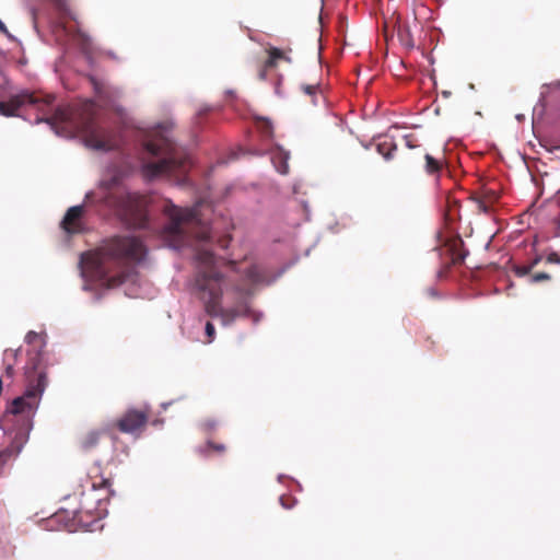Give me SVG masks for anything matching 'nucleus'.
<instances>
[{
  "instance_id": "1",
  "label": "nucleus",
  "mask_w": 560,
  "mask_h": 560,
  "mask_svg": "<svg viewBox=\"0 0 560 560\" xmlns=\"http://www.w3.org/2000/svg\"><path fill=\"white\" fill-rule=\"evenodd\" d=\"M196 260L198 271L195 282L207 313L220 317L224 325L233 323L238 317L249 316L253 285L262 280L259 268L250 266L245 272L246 281L233 283L217 270L215 257L210 249L198 248Z\"/></svg>"
},
{
  "instance_id": "2",
  "label": "nucleus",
  "mask_w": 560,
  "mask_h": 560,
  "mask_svg": "<svg viewBox=\"0 0 560 560\" xmlns=\"http://www.w3.org/2000/svg\"><path fill=\"white\" fill-rule=\"evenodd\" d=\"M54 101L55 96L51 94L39 96L24 91L12 95L8 101H1L0 113L4 116H15L22 106L31 105L43 115L36 119L37 122L70 124L83 136L85 145L94 150L110 151L117 148L114 131L100 126L92 115L89 114L78 121H72L68 108L57 107L52 109Z\"/></svg>"
},
{
  "instance_id": "3",
  "label": "nucleus",
  "mask_w": 560,
  "mask_h": 560,
  "mask_svg": "<svg viewBox=\"0 0 560 560\" xmlns=\"http://www.w3.org/2000/svg\"><path fill=\"white\" fill-rule=\"evenodd\" d=\"M163 212L168 223L163 228L162 237L172 248L191 246L194 241L205 242L210 238L209 228L202 223L198 207L179 208L166 200Z\"/></svg>"
},
{
  "instance_id": "4",
  "label": "nucleus",
  "mask_w": 560,
  "mask_h": 560,
  "mask_svg": "<svg viewBox=\"0 0 560 560\" xmlns=\"http://www.w3.org/2000/svg\"><path fill=\"white\" fill-rule=\"evenodd\" d=\"M145 154L159 158L156 162H145L142 165L143 175L153 178L160 175H176L187 172L189 158L166 136L156 132L144 143Z\"/></svg>"
},
{
  "instance_id": "5",
  "label": "nucleus",
  "mask_w": 560,
  "mask_h": 560,
  "mask_svg": "<svg viewBox=\"0 0 560 560\" xmlns=\"http://www.w3.org/2000/svg\"><path fill=\"white\" fill-rule=\"evenodd\" d=\"M104 257L114 260L141 261L147 249L143 243L133 236H116L102 248Z\"/></svg>"
},
{
  "instance_id": "6",
  "label": "nucleus",
  "mask_w": 560,
  "mask_h": 560,
  "mask_svg": "<svg viewBox=\"0 0 560 560\" xmlns=\"http://www.w3.org/2000/svg\"><path fill=\"white\" fill-rule=\"evenodd\" d=\"M115 205L126 220L142 228L147 223L145 200L138 194L126 192L116 198Z\"/></svg>"
},
{
  "instance_id": "7",
  "label": "nucleus",
  "mask_w": 560,
  "mask_h": 560,
  "mask_svg": "<svg viewBox=\"0 0 560 560\" xmlns=\"http://www.w3.org/2000/svg\"><path fill=\"white\" fill-rule=\"evenodd\" d=\"M83 214L82 206H74L68 209L63 220L61 221V228L68 234H75L82 232L81 218Z\"/></svg>"
},
{
  "instance_id": "8",
  "label": "nucleus",
  "mask_w": 560,
  "mask_h": 560,
  "mask_svg": "<svg viewBox=\"0 0 560 560\" xmlns=\"http://www.w3.org/2000/svg\"><path fill=\"white\" fill-rule=\"evenodd\" d=\"M445 247L450 253L452 265L463 264L468 255V250L464 246V241L459 236L450 238L446 242Z\"/></svg>"
},
{
  "instance_id": "9",
  "label": "nucleus",
  "mask_w": 560,
  "mask_h": 560,
  "mask_svg": "<svg viewBox=\"0 0 560 560\" xmlns=\"http://www.w3.org/2000/svg\"><path fill=\"white\" fill-rule=\"evenodd\" d=\"M268 59L261 66L259 70V79L264 80L266 78V73L269 69L276 68L279 60H284L290 62L291 59L288 57L284 51L277 47H270L268 50Z\"/></svg>"
},
{
  "instance_id": "10",
  "label": "nucleus",
  "mask_w": 560,
  "mask_h": 560,
  "mask_svg": "<svg viewBox=\"0 0 560 560\" xmlns=\"http://www.w3.org/2000/svg\"><path fill=\"white\" fill-rule=\"evenodd\" d=\"M397 35L400 44L407 48L412 49L416 46V42L412 34V27L408 23H399L397 28Z\"/></svg>"
},
{
  "instance_id": "11",
  "label": "nucleus",
  "mask_w": 560,
  "mask_h": 560,
  "mask_svg": "<svg viewBox=\"0 0 560 560\" xmlns=\"http://www.w3.org/2000/svg\"><path fill=\"white\" fill-rule=\"evenodd\" d=\"M271 162L276 170L282 174L287 175L289 173V153L283 150H277L271 155Z\"/></svg>"
},
{
  "instance_id": "12",
  "label": "nucleus",
  "mask_w": 560,
  "mask_h": 560,
  "mask_svg": "<svg viewBox=\"0 0 560 560\" xmlns=\"http://www.w3.org/2000/svg\"><path fill=\"white\" fill-rule=\"evenodd\" d=\"M424 170L428 175L436 176L439 177L441 172L443 171V161L435 159L429 153L424 154Z\"/></svg>"
},
{
  "instance_id": "13",
  "label": "nucleus",
  "mask_w": 560,
  "mask_h": 560,
  "mask_svg": "<svg viewBox=\"0 0 560 560\" xmlns=\"http://www.w3.org/2000/svg\"><path fill=\"white\" fill-rule=\"evenodd\" d=\"M46 334L43 331H28L27 335L25 336V342L34 350H40L44 347H46Z\"/></svg>"
},
{
  "instance_id": "14",
  "label": "nucleus",
  "mask_w": 560,
  "mask_h": 560,
  "mask_svg": "<svg viewBox=\"0 0 560 560\" xmlns=\"http://www.w3.org/2000/svg\"><path fill=\"white\" fill-rule=\"evenodd\" d=\"M255 126L264 138L272 139L273 126L269 119L258 117L256 118Z\"/></svg>"
},
{
  "instance_id": "15",
  "label": "nucleus",
  "mask_w": 560,
  "mask_h": 560,
  "mask_svg": "<svg viewBox=\"0 0 560 560\" xmlns=\"http://www.w3.org/2000/svg\"><path fill=\"white\" fill-rule=\"evenodd\" d=\"M498 195L492 191L489 196L482 198H476L478 210L488 213L491 209V205L497 201Z\"/></svg>"
},
{
  "instance_id": "16",
  "label": "nucleus",
  "mask_w": 560,
  "mask_h": 560,
  "mask_svg": "<svg viewBox=\"0 0 560 560\" xmlns=\"http://www.w3.org/2000/svg\"><path fill=\"white\" fill-rule=\"evenodd\" d=\"M396 150V145L392 141H383L377 144V151L385 159H390L393 156V151Z\"/></svg>"
},
{
  "instance_id": "17",
  "label": "nucleus",
  "mask_w": 560,
  "mask_h": 560,
  "mask_svg": "<svg viewBox=\"0 0 560 560\" xmlns=\"http://www.w3.org/2000/svg\"><path fill=\"white\" fill-rule=\"evenodd\" d=\"M302 90L305 94L315 97L319 91V84H305L302 85Z\"/></svg>"
},
{
  "instance_id": "18",
  "label": "nucleus",
  "mask_w": 560,
  "mask_h": 560,
  "mask_svg": "<svg viewBox=\"0 0 560 560\" xmlns=\"http://www.w3.org/2000/svg\"><path fill=\"white\" fill-rule=\"evenodd\" d=\"M550 279H551V276L547 272H536V273L532 275L530 282L537 283V282H541V281H549Z\"/></svg>"
},
{
  "instance_id": "19",
  "label": "nucleus",
  "mask_w": 560,
  "mask_h": 560,
  "mask_svg": "<svg viewBox=\"0 0 560 560\" xmlns=\"http://www.w3.org/2000/svg\"><path fill=\"white\" fill-rule=\"evenodd\" d=\"M513 271L517 277H525L530 273L532 269L528 265L526 266H514Z\"/></svg>"
},
{
  "instance_id": "20",
  "label": "nucleus",
  "mask_w": 560,
  "mask_h": 560,
  "mask_svg": "<svg viewBox=\"0 0 560 560\" xmlns=\"http://www.w3.org/2000/svg\"><path fill=\"white\" fill-rule=\"evenodd\" d=\"M50 2L55 5V8L61 12L67 13L68 12V2L67 0H50Z\"/></svg>"
},
{
  "instance_id": "21",
  "label": "nucleus",
  "mask_w": 560,
  "mask_h": 560,
  "mask_svg": "<svg viewBox=\"0 0 560 560\" xmlns=\"http://www.w3.org/2000/svg\"><path fill=\"white\" fill-rule=\"evenodd\" d=\"M232 241L230 235H224L218 240V245L222 249H226Z\"/></svg>"
},
{
  "instance_id": "22",
  "label": "nucleus",
  "mask_w": 560,
  "mask_h": 560,
  "mask_svg": "<svg viewBox=\"0 0 560 560\" xmlns=\"http://www.w3.org/2000/svg\"><path fill=\"white\" fill-rule=\"evenodd\" d=\"M91 83H92V85L94 88L95 93L97 95H102V93H103V84L100 81H97L95 78H91Z\"/></svg>"
},
{
  "instance_id": "23",
  "label": "nucleus",
  "mask_w": 560,
  "mask_h": 560,
  "mask_svg": "<svg viewBox=\"0 0 560 560\" xmlns=\"http://www.w3.org/2000/svg\"><path fill=\"white\" fill-rule=\"evenodd\" d=\"M546 261L548 264H560V255L557 254V253H550L547 258H546Z\"/></svg>"
},
{
  "instance_id": "24",
  "label": "nucleus",
  "mask_w": 560,
  "mask_h": 560,
  "mask_svg": "<svg viewBox=\"0 0 560 560\" xmlns=\"http://www.w3.org/2000/svg\"><path fill=\"white\" fill-rule=\"evenodd\" d=\"M206 332H207V336H208L210 339H212V337H213V335H214V326H213L210 322H208V323L206 324Z\"/></svg>"
},
{
  "instance_id": "25",
  "label": "nucleus",
  "mask_w": 560,
  "mask_h": 560,
  "mask_svg": "<svg viewBox=\"0 0 560 560\" xmlns=\"http://www.w3.org/2000/svg\"><path fill=\"white\" fill-rule=\"evenodd\" d=\"M541 260V256L540 255H537L529 264L528 266L530 267V269L535 268Z\"/></svg>"
},
{
  "instance_id": "26",
  "label": "nucleus",
  "mask_w": 560,
  "mask_h": 560,
  "mask_svg": "<svg viewBox=\"0 0 560 560\" xmlns=\"http://www.w3.org/2000/svg\"><path fill=\"white\" fill-rule=\"evenodd\" d=\"M555 224H556L555 236L559 237L560 236V217L557 220H555Z\"/></svg>"
},
{
  "instance_id": "27",
  "label": "nucleus",
  "mask_w": 560,
  "mask_h": 560,
  "mask_svg": "<svg viewBox=\"0 0 560 560\" xmlns=\"http://www.w3.org/2000/svg\"><path fill=\"white\" fill-rule=\"evenodd\" d=\"M448 268H450V266H448V265H446L443 269H441V270L438 272L439 278H443V277H445V275L447 273Z\"/></svg>"
},
{
  "instance_id": "28",
  "label": "nucleus",
  "mask_w": 560,
  "mask_h": 560,
  "mask_svg": "<svg viewBox=\"0 0 560 560\" xmlns=\"http://www.w3.org/2000/svg\"><path fill=\"white\" fill-rule=\"evenodd\" d=\"M550 88L560 89V81H556L549 84Z\"/></svg>"
},
{
  "instance_id": "29",
  "label": "nucleus",
  "mask_w": 560,
  "mask_h": 560,
  "mask_svg": "<svg viewBox=\"0 0 560 560\" xmlns=\"http://www.w3.org/2000/svg\"><path fill=\"white\" fill-rule=\"evenodd\" d=\"M0 31L7 33V28L2 22H0Z\"/></svg>"
},
{
  "instance_id": "30",
  "label": "nucleus",
  "mask_w": 560,
  "mask_h": 560,
  "mask_svg": "<svg viewBox=\"0 0 560 560\" xmlns=\"http://www.w3.org/2000/svg\"><path fill=\"white\" fill-rule=\"evenodd\" d=\"M406 140H407V145H408L409 148H413V147H415V145H413V144H411V142L409 141V137H406Z\"/></svg>"
},
{
  "instance_id": "31",
  "label": "nucleus",
  "mask_w": 560,
  "mask_h": 560,
  "mask_svg": "<svg viewBox=\"0 0 560 560\" xmlns=\"http://www.w3.org/2000/svg\"><path fill=\"white\" fill-rule=\"evenodd\" d=\"M229 264H230V265H235V261L230 260V261H229Z\"/></svg>"
}]
</instances>
